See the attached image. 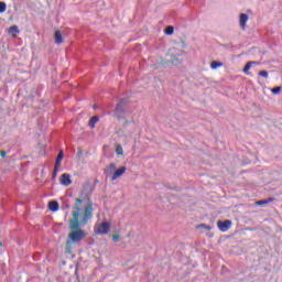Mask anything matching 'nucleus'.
Masks as SVG:
<instances>
[{"label": "nucleus", "instance_id": "obj_18", "mask_svg": "<svg viewBox=\"0 0 282 282\" xmlns=\"http://www.w3.org/2000/svg\"><path fill=\"white\" fill-rule=\"evenodd\" d=\"M173 32H175V28L173 25H169L165 28V34L167 36H171L173 34Z\"/></svg>", "mask_w": 282, "mask_h": 282}, {"label": "nucleus", "instance_id": "obj_22", "mask_svg": "<svg viewBox=\"0 0 282 282\" xmlns=\"http://www.w3.org/2000/svg\"><path fill=\"white\" fill-rule=\"evenodd\" d=\"M197 228H204V230H213V227L206 225V224H200L197 226Z\"/></svg>", "mask_w": 282, "mask_h": 282}, {"label": "nucleus", "instance_id": "obj_12", "mask_svg": "<svg viewBox=\"0 0 282 282\" xmlns=\"http://www.w3.org/2000/svg\"><path fill=\"white\" fill-rule=\"evenodd\" d=\"M246 23H248V14L241 13L240 14V28H241V30H246Z\"/></svg>", "mask_w": 282, "mask_h": 282}, {"label": "nucleus", "instance_id": "obj_10", "mask_svg": "<svg viewBox=\"0 0 282 282\" xmlns=\"http://www.w3.org/2000/svg\"><path fill=\"white\" fill-rule=\"evenodd\" d=\"M64 158H65V153L63 152V150H61L55 160V167L61 169V162H63Z\"/></svg>", "mask_w": 282, "mask_h": 282}, {"label": "nucleus", "instance_id": "obj_1", "mask_svg": "<svg viewBox=\"0 0 282 282\" xmlns=\"http://www.w3.org/2000/svg\"><path fill=\"white\" fill-rule=\"evenodd\" d=\"M76 204L73 206L72 219L68 223V229L70 232L68 234L66 240V253L72 254V246L74 243H80L85 237H87V232L83 230L91 219H94V202L89 196H87V206L84 207V213L80 216V206H83V198H75Z\"/></svg>", "mask_w": 282, "mask_h": 282}, {"label": "nucleus", "instance_id": "obj_27", "mask_svg": "<svg viewBox=\"0 0 282 282\" xmlns=\"http://www.w3.org/2000/svg\"><path fill=\"white\" fill-rule=\"evenodd\" d=\"M7 154H8V152H6V151H1V152H0V155H1L2 159H6V155H7Z\"/></svg>", "mask_w": 282, "mask_h": 282}, {"label": "nucleus", "instance_id": "obj_15", "mask_svg": "<svg viewBox=\"0 0 282 282\" xmlns=\"http://www.w3.org/2000/svg\"><path fill=\"white\" fill-rule=\"evenodd\" d=\"M19 26L12 25L9 28V34H12V36H17L19 34Z\"/></svg>", "mask_w": 282, "mask_h": 282}, {"label": "nucleus", "instance_id": "obj_29", "mask_svg": "<svg viewBox=\"0 0 282 282\" xmlns=\"http://www.w3.org/2000/svg\"><path fill=\"white\" fill-rule=\"evenodd\" d=\"M93 109H98V106H97V105H94V106H93Z\"/></svg>", "mask_w": 282, "mask_h": 282}, {"label": "nucleus", "instance_id": "obj_4", "mask_svg": "<svg viewBox=\"0 0 282 282\" xmlns=\"http://www.w3.org/2000/svg\"><path fill=\"white\" fill-rule=\"evenodd\" d=\"M217 226H218V230H220V232H228V230H230V228L232 226V220H230V219L218 220Z\"/></svg>", "mask_w": 282, "mask_h": 282}, {"label": "nucleus", "instance_id": "obj_14", "mask_svg": "<svg viewBox=\"0 0 282 282\" xmlns=\"http://www.w3.org/2000/svg\"><path fill=\"white\" fill-rule=\"evenodd\" d=\"M271 202H274V197L258 200L256 204L257 206H265V204H270Z\"/></svg>", "mask_w": 282, "mask_h": 282}, {"label": "nucleus", "instance_id": "obj_19", "mask_svg": "<svg viewBox=\"0 0 282 282\" xmlns=\"http://www.w3.org/2000/svg\"><path fill=\"white\" fill-rule=\"evenodd\" d=\"M8 10V4L4 1H0V14H3Z\"/></svg>", "mask_w": 282, "mask_h": 282}, {"label": "nucleus", "instance_id": "obj_5", "mask_svg": "<svg viewBox=\"0 0 282 282\" xmlns=\"http://www.w3.org/2000/svg\"><path fill=\"white\" fill-rule=\"evenodd\" d=\"M109 230H111V224L104 221L97 227L95 232L96 235H108Z\"/></svg>", "mask_w": 282, "mask_h": 282}, {"label": "nucleus", "instance_id": "obj_8", "mask_svg": "<svg viewBox=\"0 0 282 282\" xmlns=\"http://www.w3.org/2000/svg\"><path fill=\"white\" fill-rule=\"evenodd\" d=\"M117 165L116 163H110L105 170L104 173L106 174V177H111L113 173H116Z\"/></svg>", "mask_w": 282, "mask_h": 282}, {"label": "nucleus", "instance_id": "obj_21", "mask_svg": "<svg viewBox=\"0 0 282 282\" xmlns=\"http://www.w3.org/2000/svg\"><path fill=\"white\" fill-rule=\"evenodd\" d=\"M281 89H282L281 86H276V87H273V88L271 89V93H272L274 96H276V95L281 94Z\"/></svg>", "mask_w": 282, "mask_h": 282}, {"label": "nucleus", "instance_id": "obj_28", "mask_svg": "<svg viewBox=\"0 0 282 282\" xmlns=\"http://www.w3.org/2000/svg\"><path fill=\"white\" fill-rule=\"evenodd\" d=\"M75 276H77L78 279V264L76 265V269H75Z\"/></svg>", "mask_w": 282, "mask_h": 282}, {"label": "nucleus", "instance_id": "obj_11", "mask_svg": "<svg viewBox=\"0 0 282 282\" xmlns=\"http://www.w3.org/2000/svg\"><path fill=\"white\" fill-rule=\"evenodd\" d=\"M54 41L56 43V45H61V43H63V33H61V31H55L54 33Z\"/></svg>", "mask_w": 282, "mask_h": 282}, {"label": "nucleus", "instance_id": "obj_3", "mask_svg": "<svg viewBox=\"0 0 282 282\" xmlns=\"http://www.w3.org/2000/svg\"><path fill=\"white\" fill-rule=\"evenodd\" d=\"M161 65H163L164 67H171L172 65H182V58H180V55H171L170 59L165 62L162 61Z\"/></svg>", "mask_w": 282, "mask_h": 282}, {"label": "nucleus", "instance_id": "obj_23", "mask_svg": "<svg viewBox=\"0 0 282 282\" xmlns=\"http://www.w3.org/2000/svg\"><path fill=\"white\" fill-rule=\"evenodd\" d=\"M58 169L59 167L54 166L53 174H52V180H56V176L58 175Z\"/></svg>", "mask_w": 282, "mask_h": 282}, {"label": "nucleus", "instance_id": "obj_24", "mask_svg": "<svg viewBox=\"0 0 282 282\" xmlns=\"http://www.w3.org/2000/svg\"><path fill=\"white\" fill-rule=\"evenodd\" d=\"M69 208H70L69 203L64 202V203L62 204V210H69Z\"/></svg>", "mask_w": 282, "mask_h": 282}, {"label": "nucleus", "instance_id": "obj_6", "mask_svg": "<svg viewBox=\"0 0 282 282\" xmlns=\"http://www.w3.org/2000/svg\"><path fill=\"white\" fill-rule=\"evenodd\" d=\"M124 173H127V166H121V167L115 170V172L111 175V181L116 182V180H118V177H122V175H124Z\"/></svg>", "mask_w": 282, "mask_h": 282}, {"label": "nucleus", "instance_id": "obj_16", "mask_svg": "<svg viewBox=\"0 0 282 282\" xmlns=\"http://www.w3.org/2000/svg\"><path fill=\"white\" fill-rule=\"evenodd\" d=\"M256 63H257V62H248V63L245 65L242 72H243L245 74H249V72H250V69H251V67H252V65H254Z\"/></svg>", "mask_w": 282, "mask_h": 282}, {"label": "nucleus", "instance_id": "obj_2", "mask_svg": "<svg viewBox=\"0 0 282 282\" xmlns=\"http://www.w3.org/2000/svg\"><path fill=\"white\" fill-rule=\"evenodd\" d=\"M129 105V97L120 98L115 107V117L117 120H122L127 113V106Z\"/></svg>", "mask_w": 282, "mask_h": 282}, {"label": "nucleus", "instance_id": "obj_26", "mask_svg": "<svg viewBox=\"0 0 282 282\" xmlns=\"http://www.w3.org/2000/svg\"><path fill=\"white\" fill-rule=\"evenodd\" d=\"M119 239H120V235L112 236V241H115V243H117V241H119Z\"/></svg>", "mask_w": 282, "mask_h": 282}, {"label": "nucleus", "instance_id": "obj_30", "mask_svg": "<svg viewBox=\"0 0 282 282\" xmlns=\"http://www.w3.org/2000/svg\"><path fill=\"white\" fill-rule=\"evenodd\" d=\"M0 246H3V243H2V242H0Z\"/></svg>", "mask_w": 282, "mask_h": 282}, {"label": "nucleus", "instance_id": "obj_9", "mask_svg": "<svg viewBox=\"0 0 282 282\" xmlns=\"http://www.w3.org/2000/svg\"><path fill=\"white\" fill-rule=\"evenodd\" d=\"M58 208H61V205H58L56 200L48 202V210H51V213H56Z\"/></svg>", "mask_w": 282, "mask_h": 282}, {"label": "nucleus", "instance_id": "obj_7", "mask_svg": "<svg viewBox=\"0 0 282 282\" xmlns=\"http://www.w3.org/2000/svg\"><path fill=\"white\" fill-rule=\"evenodd\" d=\"M59 184H62V186L72 185V175H69L68 173L62 174L59 177Z\"/></svg>", "mask_w": 282, "mask_h": 282}, {"label": "nucleus", "instance_id": "obj_20", "mask_svg": "<svg viewBox=\"0 0 282 282\" xmlns=\"http://www.w3.org/2000/svg\"><path fill=\"white\" fill-rule=\"evenodd\" d=\"M116 153H117V155H124V151L122 150V145H120V144L116 145Z\"/></svg>", "mask_w": 282, "mask_h": 282}, {"label": "nucleus", "instance_id": "obj_13", "mask_svg": "<svg viewBox=\"0 0 282 282\" xmlns=\"http://www.w3.org/2000/svg\"><path fill=\"white\" fill-rule=\"evenodd\" d=\"M98 120H100L98 116H94L89 119L88 126L90 127V129L96 128V122H98Z\"/></svg>", "mask_w": 282, "mask_h": 282}, {"label": "nucleus", "instance_id": "obj_17", "mask_svg": "<svg viewBox=\"0 0 282 282\" xmlns=\"http://www.w3.org/2000/svg\"><path fill=\"white\" fill-rule=\"evenodd\" d=\"M224 63L218 62V61H213L210 64L212 69H217L218 67H223Z\"/></svg>", "mask_w": 282, "mask_h": 282}, {"label": "nucleus", "instance_id": "obj_25", "mask_svg": "<svg viewBox=\"0 0 282 282\" xmlns=\"http://www.w3.org/2000/svg\"><path fill=\"white\" fill-rule=\"evenodd\" d=\"M259 76H261L262 78H268V70H260Z\"/></svg>", "mask_w": 282, "mask_h": 282}]
</instances>
